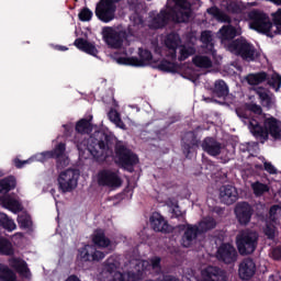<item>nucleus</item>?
I'll list each match as a JSON object with an SVG mask.
<instances>
[{"label": "nucleus", "mask_w": 281, "mask_h": 281, "mask_svg": "<svg viewBox=\"0 0 281 281\" xmlns=\"http://www.w3.org/2000/svg\"><path fill=\"white\" fill-rule=\"evenodd\" d=\"M161 271V258L153 257L150 260H126L123 256L112 255L103 263L97 277L98 281H139L144 271Z\"/></svg>", "instance_id": "1"}, {"label": "nucleus", "mask_w": 281, "mask_h": 281, "mask_svg": "<svg viewBox=\"0 0 281 281\" xmlns=\"http://www.w3.org/2000/svg\"><path fill=\"white\" fill-rule=\"evenodd\" d=\"M207 12L211 14V16H214L216 21H220V23H228L227 25L221 27L217 34L222 45H224L226 49L231 52V54L240 56L244 60H247L248 63H251V60L258 58V50H256L254 45L247 42V40L241 37L233 41V38H236V36H240V34H243V31L238 26V23H234L229 15H227L225 12L221 11L216 7L207 9ZM229 41L233 42L229 43Z\"/></svg>", "instance_id": "2"}, {"label": "nucleus", "mask_w": 281, "mask_h": 281, "mask_svg": "<svg viewBox=\"0 0 281 281\" xmlns=\"http://www.w3.org/2000/svg\"><path fill=\"white\" fill-rule=\"evenodd\" d=\"M237 114L243 120L244 124H248L250 133L257 137V139L267 142L270 135L274 142L281 140L280 120L263 115L260 105L251 104L244 114H240V112H237Z\"/></svg>", "instance_id": "3"}, {"label": "nucleus", "mask_w": 281, "mask_h": 281, "mask_svg": "<svg viewBox=\"0 0 281 281\" xmlns=\"http://www.w3.org/2000/svg\"><path fill=\"white\" fill-rule=\"evenodd\" d=\"M175 7H167L161 10L160 13L150 12L149 13V27L151 30H159L165 27L168 21H175L176 23H186L190 20V14H192V9L188 0H173Z\"/></svg>", "instance_id": "4"}, {"label": "nucleus", "mask_w": 281, "mask_h": 281, "mask_svg": "<svg viewBox=\"0 0 281 281\" xmlns=\"http://www.w3.org/2000/svg\"><path fill=\"white\" fill-rule=\"evenodd\" d=\"M77 148L79 150V157H83L87 159V153L95 159L99 164L106 161L109 157H113V145L109 142V136H106L103 132L97 131L93 136H90L88 140H82L81 143H77Z\"/></svg>", "instance_id": "5"}, {"label": "nucleus", "mask_w": 281, "mask_h": 281, "mask_svg": "<svg viewBox=\"0 0 281 281\" xmlns=\"http://www.w3.org/2000/svg\"><path fill=\"white\" fill-rule=\"evenodd\" d=\"M139 58L133 57V48L128 47L122 56L115 58L117 65H127L130 67H146V65H154L158 67L160 71H177L179 66L175 61H169L168 59H157L153 57V54L146 49L139 48Z\"/></svg>", "instance_id": "6"}, {"label": "nucleus", "mask_w": 281, "mask_h": 281, "mask_svg": "<svg viewBox=\"0 0 281 281\" xmlns=\"http://www.w3.org/2000/svg\"><path fill=\"white\" fill-rule=\"evenodd\" d=\"M194 43H196V37H192L191 42L181 44V37L177 33H170L165 38V47L167 49L166 53L160 48L156 49V54L158 56H166L165 60L169 63H177V48H178V60H186L193 56L196 53V48L194 47ZM180 45V46H179Z\"/></svg>", "instance_id": "7"}, {"label": "nucleus", "mask_w": 281, "mask_h": 281, "mask_svg": "<svg viewBox=\"0 0 281 281\" xmlns=\"http://www.w3.org/2000/svg\"><path fill=\"white\" fill-rule=\"evenodd\" d=\"M66 149V145L64 143H59L53 150L36 154L24 161L15 158L13 162L18 168H23V166H26V164H34V161L43 162L47 161V159H56L57 168H65L69 166V156H67V153H65Z\"/></svg>", "instance_id": "8"}, {"label": "nucleus", "mask_w": 281, "mask_h": 281, "mask_svg": "<svg viewBox=\"0 0 281 281\" xmlns=\"http://www.w3.org/2000/svg\"><path fill=\"white\" fill-rule=\"evenodd\" d=\"M101 34L108 47H111L112 49H119V55H116L115 58H120V56H124V54L128 52L126 32L122 31V29L104 26Z\"/></svg>", "instance_id": "9"}, {"label": "nucleus", "mask_w": 281, "mask_h": 281, "mask_svg": "<svg viewBox=\"0 0 281 281\" xmlns=\"http://www.w3.org/2000/svg\"><path fill=\"white\" fill-rule=\"evenodd\" d=\"M236 243L241 256L254 254L258 247V233L249 229L243 231L237 235Z\"/></svg>", "instance_id": "10"}, {"label": "nucleus", "mask_w": 281, "mask_h": 281, "mask_svg": "<svg viewBox=\"0 0 281 281\" xmlns=\"http://www.w3.org/2000/svg\"><path fill=\"white\" fill-rule=\"evenodd\" d=\"M115 159L128 172H133V167L139 161L137 155L126 148V145L122 142L116 143Z\"/></svg>", "instance_id": "11"}, {"label": "nucleus", "mask_w": 281, "mask_h": 281, "mask_svg": "<svg viewBox=\"0 0 281 281\" xmlns=\"http://www.w3.org/2000/svg\"><path fill=\"white\" fill-rule=\"evenodd\" d=\"M120 0H101L95 8V16L102 23H111L115 19V10Z\"/></svg>", "instance_id": "12"}, {"label": "nucleus", "mask_w": 281, "mask_h": 281, "mask_svg": "<svg viewBox=\"0 0 281 281\" xmlns=\"http://www.w3.org/2000/svg\"><path fill=\"white\" fill-rule=\"evenodd\" d=\"M97 181L99 186H104L105 188H112L113 190L122 187V178L120 172L113 169H103L98 172Z\"/></svg>", "instance_id": "13"}, {"label": "nucleus", "mask_w": 281, "mask_h": 281, "mask_svg": "<svg viewBox=\"0 0 281 281\" xmlns=\"http://www.w3.org/2000/svg\"><path fill=\"white\" fill-rule=\"evenodd\" d=\"M80 177V172L76 169H67L59 173L57 179L59 190L61 192H71L78 186V179Z\"/></svg>", "instance_id": "14"}, {"label": "nucleus", "mask_w": 281, "mask_h": 281, "mask_svg": "<svg viewBox=\"0 0 281 281\" xmlns=\"http://www.w3.org/2000/svg\"><path fill=\"white\" fill-rule=\"evenodd\" d=\"M106 254L98 250L93 245H86L78 250L77 258L81 262H98L104 260Z\"/></svg>", "instance_id": "15"}, {"label": "nucleus", "mask_w": 281, "mask_h": 281, "mask_svg": "<svg viewBox=\"0 0 281 281\" xmlns=\"http://www.w3.org/2000/svg\"><path fill=\"white\" fill-rule=\"evenodd\" d=\"M199 234H201V231H199L198 225L187 224L184 226V233L181 238L182 247H192L196 245Z\"/></svg>", "instance_id": "16"}, {"label": "nucleus", "mask_w": 281, "mask_h": 281, "mask_svg": "<svg viewBox=\"0 0 281 281\" xmlns=\"http://www.w3.org/2000/svg\"><path fill=\"white\" fill-rule=\"evenodd\" d=\"M199 281H227V274L217 267L209 266L201 271Z\"/></svg>", "instance_id": "17"}, {"label": "nucleus", "mask_w": 281, "mask_h": 281, "mask_svg": "<svg viewBox=\"0 0 281 281\" xmlns=\"http://www.w3.org/2000/svg\"><path fill=\"white\" fill-rule=\"evenodd\" d=\"M217 258L226 265H232V262H236V259L238 258V252L236 251V248L232 246V244H223L217 249Z\"/></svg>", "instance_id": "18"}, {"label": "nucleus", "mask_w": 281, "mask_h": 281, "mask_svg": "<svg viewBox=\"0 0 281 281\" xmlns=\"http://www.w3.org/2000/svg\"><path fill=\"white\" fill-rule=\"evenodd\" d=\"M220 200L225 205H233L238 201V189L232 184L222 186L220 188Z\"/></svg>", "instance_id": "19"}, {"label": "nucleus", "mask_w": 281, "mask_h": 281, "mask_svg": "<svg viewBox=\"0 0 281 281\" xmlns=\"http://www.w3.org/2000/svg\"><path fill=\"white\" fill-rule=\"evenodd\" d=\"M238 276L241 280H251L256 276V262L250 258L244 259L239 263Z\"/></svg>", "instance_id": "20"}, {"label": "nucleus", "mask_w": 281, "mask_h": 281, "mask_svg": "<svg viewBox=\"0 0 281 281\" xmlns=\"http://www.w3.org/2000/svg\"><path fill=\"white\" fill-rule=\"evenodd\" d=\"M9 265L21 276V278H24L25 280H32V272L30 271L25 260L13 257L9 259Z\"/></svg>", "instance_id": "21"}, {"label": "nucleus", "mask_w": 281, "mask_h": 281, "mask_svg": "<svg viewBox=\"0 0 281 281\" xmlns=\"http://www.w3.org/2000/svg\"><path fill=\"white\" fill-rule=\"evenodd\" d=\"M201 147L204 150V153H207V155H210L211 157H218V155L223 153L224 148L221 143H218L216 139L212 137L204 138Z\"/></svg>", "instance_id": "22"}, {"label": "nucleus", "mask_w": 281, "mask_h": 281, "mask_svg": "<svg viewBox=\"0 0 281 281\" xmlns=\"http://www.w3.org/2000/svg\"><path fill=\"white\" fill-rule=\"evenodd\" d=\"M280 215H281V206L280 205L271 206L270 216H269L270 223H267V227L265 229V234H266V236H268V238H273V236L276 234V225L274 224L280 218Z\"/></svg>", "instance_id": "23"}, {"label": "nucleus", "mask_w": 281, "mask_h": 281, "mask_svg": "<svg viewBox=\"0 0 281 281\" xmlns=\"http://www.w3.org/2000/svg\"><path fill=\"white\" fill-rule=\"evenodd\" d=\"M235 214L240 225H247L251 221V206L247 202L238 203L235 207Z\"/></svg>", "instance_id": "24"}, {"label": "nucleus", "mask_w": 281, "mask_h": 281, "mask_svg": "<svg viewBox=\"0 0 281 281\" xmlns=\"http://www.w3.org/2000/svg\"><path fill=\"white\" fill-rule=\"evenodd\" d=\"M150 226L154 232H170V225L161 214L155 212L150 216Z\"/></svg>", "instance_id": "25"}, {"label": "nucleus", "mask_w": 281, "mask_h": 281, "mask_svg": "<svg viewBox=\"0 0 281 281\" xmlns=\"http://www.w3.org/2000/svg\"><path fill=\"white\" fill-rule=\"evenodd\" d=\"M2 207H5V210H9L10 212H13V214H16L18 212H21L23 210V206L21 205V202L16 196L12 195H4L1 198Z\"/></svg>", "instance_id": "26"}, {"label": "nucleus", "mask_w": 281, "mask_h": 281, "mask_svg": "<svg viewBox=\"0 0 281 281\" xmlns=\"http://www.w3.org/2000/svg\"><path fill=\"white\" fill-rule=\"evenodd\" d=\"M91 120H93V116H90L89 120L87 119H81L77 124H76V131L78 135L75 138V143L78 145L80 142L78 140V137L80 135H89L91 131H93V124H91Z\"/></svg>", "instance_id": "27"}, {"label": "nucleus", "mask_w": 281, "mask_h": 281, "mask_svg": "<svg viewBox=\"0 0 281 281\" xmlns=\"http://www.w3.org/2000/svg\"><path fill=\"white\" fill-rule=\"evenodd\" d=\"M75 45L86 54H89L90 56H98V48L95 47V44L83 40V38H77L75 41Z\"/></svg>", "instance_id": "28"}, {"label": "nucleus", "mask_w": 281, "mask_h": 281, "mask_svg": "<svg viewBox=\"0 0 281 281\" xmlns=\"http://www.w3.org/2000/svg\"><path fill=\"white\" fill-rule=\"evenodd\" d=\"M92 240L97 247H101V249H111L112 244L111 240L104 235V231L99 229L95 231L92 237Z\"/></svg>", "instance_id": "29"}, {"label": "nucleus", "mask_w": 281, "mask_h": 281, "mask_svg": "<svg viewBox=\"0 0 281 281\" xmlns=\"http://www.w3.org/2000/svg\"><path fill=\"white\" fill-rule=\"evenodd\" d=\"M131 25L128 27V32L132 36H135V32L142 30L144 27V20L139 13L135 12L130 16Z\"/></svg>", "instance_id": "30"}, {"label": "nucleus", "mask_w": 281, "mask_h": 281, "mask_svg": "<svg viewBox=\"0 0 281 281\" xmlns=\"http://www.w3.org/2000/svg\"><path fill=\"white\" fill-rule=\"evenodd\" d=\"M214 227H216V221L211 216L203 217L198 225L200 234H205V232H210Z\"/></svg>", "instance_id": "31"}, {"label": "nucleus", "mask_w": 281, "mask_h": 281, "mask_svg": "<svg viewBox=\"0 0 281 281\" xmlns=\"http://www.w3.org/2000/svg\"><path fill=\"white\" fill-rule=\"evenodd\" d=\"M14 188H16V179L14 177L11 176L0 180V192L2 194H7V192L14 190Z\"/></svg>", "instance_id": "32"}, {"label": "nucleus", "mask_w": 281, "mask_h": 281, "mask_svg": "<svg viewBox=\"0 0 281 281\" xmlns=\"http://www.w3.org/2000/svg\"><path fill=\"white\" fill-rule=\"evenodd\" d=\"M256 93L259 95L262 104L266 106H271L273 104V94L269 93V90L257 88Z\"/></svg>", "instance_id": "33"}, {"label": "nucleus", "mask_w": 281, "mask_h": 281, "mask_svg": "<svg viewBox=\"0 0 281 281\" xmlns=\"http://www.w3.org/2000/svg\"><path fill=\"white\" fill-rule=\"evenodd\" d=\"M245 80L248 82V85L252 87H255L256 85H261V82H265V80H267V72L250 74L246 76Z\"/></svg>", "instance_id": "34"}, {"label": "nucleus", "mask_w": 281, "mask_h": 281, "mask_svg": "<svg viewBox=\"0 0 281 281\" xmlns=\"http://www.w3.org/2000/svg\"><path fill=\"white\" fill-rule=\"evenodd\" d=\"M0 227H3L7 232H14L16 224L5 213H0Z\"/></svg>", "instance_id": "35"}, {"label": "nucleus", "mask_w": 281, "mask_h": 281, "mask_svg": "<svg viewBox=\"0 0 281 281\" xmlns=\"http://www.w3.org/2000/svg\"><path fill=\"white\" fill-rule=\"evenodd\" d=\"M0 254L2 256H14V247L10 240L0 237Z\"/></svg>", "instance_id": "36"}, {"label": "nucleus", "mask_w": 281, "mask_h": 281, "mask_svg": "<svg viewBox=\"0 0 281 281\" xmlns=\"http://www.w3.org/2000/svg\"><path fill=\"white\" fill-rule=\"evenodd\" d=\"M193 64L201 69H210L212 67V59L205 55H198L193 57Z\"/></svg>", "instance_id": "37"}, {"label": "nucleus", "mask_w": 281, "mask_h": 281, "mask_svg": "<svg viewBox=\"0 0 281 281\" xmlns=\"http://www.w3.org/2000/svg\"><path fill=\"white\" fill-rule=\"evenodd\" d=\"M213 93L217 98H225V95L229 93V89L227 88V85L225 83V81L223 80L215 81Z\"/></svg>", "instance_id": "38"}, {"label": "nucleus", "mask_w": 281, "mask_h": 281, "mask_svg": "<svg viewBox=\"0 0 281 281\" xmlns=\"http://www.w3.org/2000/svg\"><path fill=\"white\" fill-rule=\"evenodd\" d=\"M109 120L115 124L117 128H121L122 131H126V125L122 121V117L120 116V112L116 110H111L108 114Z\"/></svg>", "instance_id": "39"}, {"label": "nucleus", "mask_w": 281, "mask_h": 281, "mask_svg": "<svg viewBox=\"0 0 281 281\" xmlns=\"http://www.w3.org/2000/svg\"><path fill=\"white\" fill-rule=\"evenodd\" d=\"M201 41L203 45L206 47V52H210L214 55V42H212V32L204 31L201 34Z\"/></svg>", "instance_id": "40"}, {"label": "nucleus", "mask_w": 281, "mask_h": 281, "mask_svg": "<svg viewBox=\"0 0 281 281\" xmlns=\"http://www.w3.org/2000/svg\"><path fill=\"white\" fill-rule=\"evenodd\" d=\"M221 5H222V8H225V10H227V12H231L232 14H240V12H241L240 5H238V3H236V1L223 0Z\"/></svg>", "instance_id": "41"}, {"label": "nucleus", "mask_w": 281, "mask_h": 281, "mask_svg": "<svg viewBox=\"0 0 281 281\" xmlns=\"http://www.w3.org/2000/svg\"><path fill=\"white\" fill-rule=\"evenodd\" d=\"M251 190L256 196H262L265 192H269V186L260 181H256L251 183Z\"/></svg>", "instance_id": "42"}, {"label": "nucleus", "mask_w": 281, "mask_h": 281, "mask_svg": "<svg viewBox=\"0 0 281 281\" xmlns=\"http://www.w3.org/2000/svg\"><path fill=\"white\" fill-rule=\"evenodd\" d=\"M18 223L21 229H30L32 227V217L27 213H22L18 216Z\"/></svg>", "instance_id": "43"}, {"label": "nucleus", "mask_w": 281, "mask_h": 281, "mask_svg": "<svg viewBox=\"0 0 281 281\" xmlns=\"http://www.w3.org/2000/svg\"><path fill=\"white\" fill-rule=\"evenodd\" d=\"M182 71H183L186 78H188L192 82H196V80H199V72L194 71V69H192V67L184 66L182 68Z\"/></svg>", "instance_id": "44"}, {"label": "nucleus", "mask_w": 281, "mask_h": 281, "mask_svg": "<svg viewBox=\"0 0 281 281\" xmlns=\"http://www.w3.org/2000/svg\"><path fill=\"white\" fill-rule=\"evenodd\" d=\"M268 85H270L272 87V89H274V91H280L281 76L276 72L272 74L271 78L268 79Z\"/></svg>", "instance_id": "45"}, {"label": "nucleus", "mask_w": 281, "mask_h": 281, "mask_svg": "<svg viewBox=\"0 0 281 281\" xmlns=\"http://www.w3.org/2000/svg\"><path fill=\"white\" fill-rule=\"evenodd\" d=\"M260 160L263 164V168L266 172H269V175H278V168H276L273 164H271L270 161H267L265 158H260Z\"/></svg>", "instance_id": "46"}, {"label": "nucleus", "mask_w": 281, "mask_h": 281, "mask_svg": "<svg viewBox=\"0 0 281 281\" xmlns=\"http://www.w3.org/2000/svg\"><path fill=\"white\" fill-rule=\"evenodd\" d=\"M93 18V12L89 8H85L79 12L80 21H89Z\"/></svg>", "instance_id": "47"}, {"label": "nucleus", "mask_w": 281, "mask_h": 281, "mask_svg": "<svg viewBox=\"0 0 281 281\" xmlns=\"http://www.w3.org/2000/svg\"><path fill=\"white\" fill-rule=\"evenodd\" d=\"M196 148V143L193 140L192 144L184 143L183 153L186 157H190V154L193 153Z\"/></svg>", "instance_id": "48"}, {"label": "nucleus", "mask_w": 281, "mask_h": 281, "mask_svg": "<svg viewBox=\"0 0 281 281\" xmlns=\"http://www.w3.org/2000/svg\"><path fill=\"white\" fill-rule=\"evenodd\" d=\"M167 205L171 207L172 212H179V204L177 203V200H168Z\"/></svg>", "instance_id": "49"}, {"label": "nucleus", "mask_w": 281, "mask_h": 281, "mask_svg": "<svg viewBox=\"0 0 281 281\" xmlns=\"http://www.w3.org/2000/svg\"><path fill=\"white\" fill-rule=\"evenodd\" d=\"M271 256L274 260H280L281 258V248L277 247L272 249Z\"/></svg>", "instance_id": "50"}, {"label": "nucleus", "mask_w": 281, "mask_h": 281, "mask_svg": "<svg viewBox=\"0 0 281 281\" xmlns=\"http://www.w3.org/2000/svg\"><path fill=\"white\" fill-rule=\"evenodd\" d=\"M158 281H179V279L172 276H165L162 279H158Z\"/></svg>", "instance_id": "51"}, {"label": "nucleus", "mask_w": 281, "mask_h": 281, "mask_svg": "<svg viewBox=\"0 0 281 281\" xmlns=\"http://www.w3.org/2000/svg\"><path fill=\"white\" fill-rule=\"evenodd\" d=\"M64 128L66 131V135H69L70 131H74V124L68 123V124L64 125Z\"/></svg>", "instance_id": "52"}, {"label": "nucleus", "mask_w": 281, "mask_h": 281, "mask_svg": "<svg viewBox=\"0 0 281 281\" xmlns=\"http://www.w3.org/2000/svg\"><path fill=\"white\" fill-rule=\"evenodd\" d=\"M66 281H80V279H78V277H76V276H70L67 278Z\"/></svg>", "instance_id": "53"}, {"label": "nucleus", "mask_w": 281, "mask_h": 281, "mask_svg": "<svg viewBox=\"0 0 281 281\" xmlns=\"http://www.w3.org/2000/svg\"><path fill=\"white\" fill-rule=\"evenodd\" d=\"M56 49H58L59 52H67L66 46H56Z\"/></svg>", "instance_id": "54"}, {"label": "nucleus", "mask_w": 281, "mask_h": 281, "mask_svg": "<svg viewBox=\"0 0 281 281\" xmlns=\"http://www.w3.org/2000/svg\"><path fill=\"white\" fill-rule=\"evenodd\" d=\"M269 1H271L276 5H281V0H269Z\"/></svg>", "instance_id": "55"}, {"label": "nucleus", "mask_w": 281, "mask_h": 281, "mask_svg": "<svg viewBox=\"0 0 281 281\" xmlns=\"http://www.w3.org/2000/svg\"><path fill=\"white\" fill-rule=\"evenodd\" d=\"M0 177H3V171L0 170Z\"/></svg>", "instance_id": "56"}, {"label": "nucleus", "mask_w": 281, "mask_h": 281, "mask_svg": "<svg viewBox=\"0 0 281 281\" xmlns=\"http://www.w3.org/2000/svg\"><path fill=\"white\" fill-rule=\"evenodd\" d=\"M189 135V137H193V134L192 133H190V134H188Z\"/></svg>", "instance_id": "57"}, {"label": "nucleus", "mask_w": 281, "mask_h": 281, "mask_svg": "<svg viewBox=\"0 0 281 281\" xmlns=\"http://www.w3.org/2000/svg\"><path fill=\"white\" fill-rule=\"evenodd\" d=\"M206 102H210V99H205Z\"/></svg>", "instance_id": "58"}]
</instances>
